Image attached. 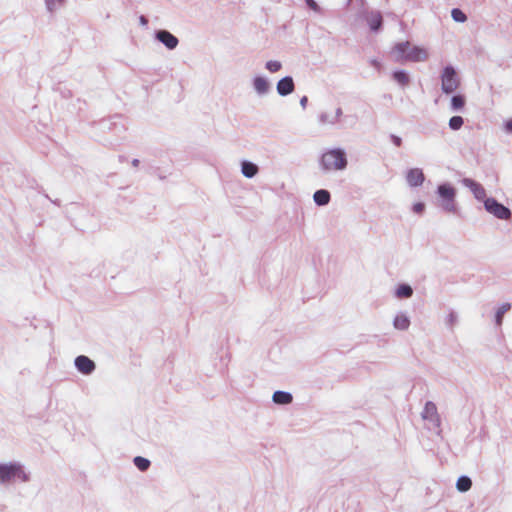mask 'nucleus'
<instances>
[{"instance_id":"25","label":"nucleus","mask_w":512,"mask_h":512,"mask_svg":"<svg viewBox=\"0 0 512 512\" xmlns=\"http://www.w3.org/2000/svg\"><path fill=\"white\" fill-rule=\"evenodd\" d=\"M463 123H464V121L461 116H453L449 120V127L452 130H458L462 127Z\"/></svg>"},{"instance_id":"17","label":"nucleus","mask_w":512,"mask_h":512,"mask_svg":"<svg viewBox=\"0 0 512 512\" xmlns=\"http://www.w3.org/2000/svg\"><path fill=\"white\" fill-rule=\"evenodd\" d=\"M410 325L409 319L405 315H398L394 319V327L399 330H406Z\"/></svg>"},{"instance_id":"13","label":"nucleus","mask_w":512,"mask_h":512,"mask_svg":"<svg viewBox=\"0 0 512 512\" xmlns=\"http://www.w3.org/2000/svg\"><path fill=\"white\" fill-rule=\"evenodd\" d=\"M367 22L371 28V30L376 31L378 30L382 25V15L380 12H371L367 16Z\"/></svg>"},{"instance_id":"6","label":"nucleus","mask_w":512,"mask_h":512,"mask_svg":"<svg viewBox=\"0 0 512 512\" xmlns=\"http://www.w3.org/2000/svg\"><path fill=\"white\" fill-rule=\"evenodd\" d=\"M438 193L443 200V208L449 212L454 211L455 189L449 185L443 184L438 187Z\"/></svg>"},{"instance_id":"12","label":"nucleus","mask_w":512,"mask_h":512,"mask_svg":"<svg viewBox=\"0 0 512 512\" xmlns=\"http://www.w3.org/2000/svg\"><path fill=\"white\" fill-rule=\"evenodd\" d=\"M465 184L471 189L477 199L481 200L485 198L486 191L481 184L469 179L465 180Z\"/></svg>"},{"instance_id":"1","label":"nucleus","mask_w":512,"mask_h":512,"mask_svg":"<svg viewBox=\"0 0 512 512\" xmlns=\"http://www.w3.org/2000/svg\"><path fill=\"white\" fill-rule=\"evenodd\" d=\"M392 55L397 62H420L428 58V53L425 49L413 46L408 41L396 44L392 50Z\"/></svg>"},{"instance_id":"21","label":"nucleus","mask_w":512,"mask_h":512,"mask_svg":"<svg viewBox=\"0 0 512 512\" xmlns=\"http://www.w3.org/2000/svg\"><path fill=\"white\" fill-rule=\"evenodd\" d=\"M134 464L140 471H146L150 466V461L144 457L137 456L134 458Z\"/></svg>"},{"instance_id":"5","label":"nucleus","mask_w":512,"mask_h":512,"mask_svg":"<svg viewBox=\"0 0 512 512\" xmlns=\"http://www.w3.org/2000/svg\"><path fill=\"white\" fill-rule=\"evenodd\" d=\"M485 209L496 218L501 220H508L511 217V211L509 208L499 203L494 198H486L484 200Z\"/></svg>"},{"instance_id":"32","label":"nucleus","mask_w":512,"mask_h":512,"mask_svg":"<svg viewBox=\"0 0 512 512\" xmlns=\"http://www.w3.org/2000/svg\"><path fill=\"white\" fill-rule=\"evenodd\" d=\"M505 127L508 132H512V119L506 122Z\"/></svg>"},{"instance_id":"3","label":"nucleus","mask_w":512,"mask_h":512,"mask_svg":"<svg viewBox=\"0 0 512 512\" xmlns=\"http://www.w3.org/2000/svg\"><path fill=\"white\" fill-rule=\"evenodd\" d=\"M14 480L25 482L28 480V476L18 464H1L0 481L6 483Z\"/></svg>"},{"instance_id":"19","label":"nucleus","mask_w":512,"mask_h":512,"mask_svg":"<svg viewBox=\"0 0 512 512\" xmlns=\"http://www.w3.org/2000/svg\"><path fill=\"white\" fill-rule=\"evenodd\" d=\"M413 291L409 285H400L396 290V295L399 298H408L412 295Z\"/></svg>"},{"instance_id":"23","label":"nucleus","mask_w":512,"mask_h":512,"mask_svg":"<svg viewBox=\"0 0 512 512\" xmlns=\"http://www.w3.org/2000/svg\"><path fill=\"white\" fill-rule=\"evenodd\" d=\"M511 308V305L509 303L503 304L496 312V323L498 326L502 324L503 316L504 314L509 311Z\"/></svg>"},{"instance_id":"22","label":"nucleus","mask_w":512,"mask_h":512,"mask_svg":"<svg viewBox=\"0 0 512 512\" xmlns=\"http://www.w3.org/2000/svg\"><path fill=\"white\" fill-rule=\"evenodd\" d=\"M465 105V98L462 95H455L451 99V107L454 110H460Z\"/></svg>"},{"instance_id":"34","label":"nucleus","mask_w":512,"mask_h":512,"mask_svg":"<svg viewBox=\"0 0 512 512\" xmlns=\"http://www.w3.org/2000/svg\"><path fill=\"white\" fill-rule=\"evenodd\" d=\"M373 64H374L375 66L379 67V63H378V62L373 61Z\"/></svg>"},{"instance_id":"35","label":"nucleus","mask_w":512,"mask_h":512,"mask_svg":"<svg viewBox=\"0 0 512 512\" xmlns=\"http://www.w3.org/2000/svg\"><path fill=\"white\" fill-rule=\"evenodd\" d=\"M342 113V110L341 109H338L337 110V115H340Z\"/></svg>"},{"instance_id":"20","label":"nucleus","mask_w":512,"mask_h":512,"mask_svg":"<svg viewBox=\"0 0 512 512\" xmlns=\"http://www.w3.org/2000/svg\"><path fill=\"white\" fill-rule=\"evenodd\" d=\"M254 87L259 93H265L268 90V82L262 77H257L254 80Z\"/></svg>"},{"instance_id":"24","label":"nucleus","mask_w":512,"mask_h":512,"mask_svg":"<svg viewBox=\"0 0 512 512\" xmlns=\"http://www.w3.org/2000/svg\"><path fill=\"white\" fill-rule=\"evenodd\" d=\"M393 78L401 85H407L408 82H409V77L408 75L403 72V71H396L394 74H393Z\"/></svg>"},{"instance_id":"14","label":"nucleus","mask_w":512,"mask_h":512,"mask_svg":"<svg viewBox=\"0 0 512 512\" xmlns=\"http://www.w3.org/2000/svg\"><path fill=\"white\" fill-rule=\"evenodd\" d=\"M292 395L284 391H276L273 394V401L277 404H289L292 402Z\"/></svg>"},{"instance_id":"27","label":"nucleus","mask_w":512,"mask_h":512,"mask_svg":"<svg viewBox=\"0 0 512 512\" xmlns=\"http://www.w3.org/2000/svg\"><path fill=\"white\" fill-rule=\"evenodd\" d=\"M266 68L271 72L275 73L281 69V63L278 61H268L266 63Z\"/></svg>"},{"instance_id":"15","label":"nucleus","mask_w":512,"mask_h":512,"mask_svg":"<svg viewBox=\"0 0 512 512\" xmlns=\"http://www.w3.org/2000/svg\"><path fill=\"white\" fill-rule=\"evenodd\" d=\"M314 201L318 205H326L330 201V193L327 190H318L314 193Z\"/></svg>"},{"instance_id":"28","label":"nucleus","mask_w":512,"mask_h":512,"mask_svg":"<svg viewBox=\"0 0 512 512\" xmlns=\"http://www.w3.org/2000/svg\"><path fill=\"white\" fill-rule=\"evenodd\" d=\"M305 1L310 9H312L315 12H320V7L314 0H305Z\"/></svg>"},{"instance_id":"2","label":"nucleus","mask_w":512,"mask_h":512,"mask_svg":"<svg viewBox=\"0 0 512 512\" xmlns=\"http://www.w3.org/2000/svg\"><path fill=\"white\" fill-rule=\"evenodd\" d=\"M347 163L346 153L341 149H330L320 159L321 168L326 172L343 170Z\"/></svg>"},{"instance_id":"11","label":"nucleus","mask_w":512,"mask_h":512,"mask_svg":"<svg viewBox=\"0 0 512 512\" xmlns=\"http://www.w3.org/2000/svg\"><path fill=\"white\" fill-rule=\"evenodd\" d=\"M422 417L424 419H429L431 421H434L435 423H439V417L437 413V407L433 402H427L424 410L422 412Z\"/></svg>"},{"instance_id":"26","label":"nucleus","mask_w":512,"mask_h":512,"mask_svg":"<svg viewBox=\"0 0 512 512\" xmlns=\"http://www.w3.org/2000/svg\"><path fill=\"white\" fill-rule=\"evenodd\" d=\"M451 16L452 18L456 21V22H465L467 20V17L465 15L464 12H462L460 9L458 8H455L452 10L451 12Z\"/></svg>"},{"instance_id":"9","label":"nucleus","mask_w":512,"mask_h":512,"mask_svg":"<svg viewBox=\"0 0 512 512\" xmlns=\"http://www.w3.org/2000/svg\"><path fill=\"white\" fill-rule=\"evenodd\" d=\"M406 179L410 186L416 187L423 183L424 174L421 169L413 168L407 172Z\"/></svg>"},{"instance_id":"16","label":"nucleus","mask_w":512,"mask_h":512,"mask_svg":"<svg viewBox=\"0 0 512 512\" xmlns=\"http://www.w3.org/2000/svg\"><path fill=\"white\" fill-rule=\"evenodd\" d=\"M258 172V167L251 163V162H243L242 163V173L248 177V178H251L253 176H255Z\"/></svg>"},{"instance_id":"8","label":"nucleus","mask_w":512,"mask_h":512,"mask_svg":"<svg viewBox=\"0 0 512 512\" xmlns=\"http://www.w3.org/2000/svg\"><path fill=\"white\" fill-rule=\"evenodd\" d=\"M157 39L168 49H174L178 45V39L166 30L159 31L157 33Z\"/></svg>"},{"instance_id":"18","label":"nucleus","mask_w":512,"mask_h":512,"mask_svg":"<svg viewBox=\"0 0 512 512\" xmlns=\"http://www.w3.org/2000/svg\"><path fill=\"white\" fill-rule=\"evenodd\" d=\"M457 489L461 492H466L468 491L471 486H472V481L470 478L466 477V476H462L460 477L458 480H457Z\"/></svg>"},{"instance_id":"7","label":"nucleus","mask_w":512,"mask_h":512,"mask_svg":"<svg viewBox=\"0 0 512 512\" xmlns=\"http://www.w3.org/2000/svg\"><path fill=\"white\" fill-rule=\"evenodd\" d=\"M75 366L81 373L86 375L92 373L95 369L94 362L84 355H80L75 359Z\"/></svg>"},{"instance_id":"29","label":"nucleus","mask_w":512,"mask_h":512,"mask_svg":"<svg viewBox=\"0 0 512 512\" xmlns=\"http://www.w3.org/2000/svg\"><path fill=\"white\" fill-rule=\"evenodd\" d=\"M391 141L396 147H400L402 144L401 138L396 135H391Z\"/></svg>"},{"instance_id":"33","label":"nucleus","mask_w":512,"mask_h":512,"mask_svg":"<svg viewBox=\"0 0 512 512\" xmlns=\"http://www.w3.org/2000/svg\"><path fill=\"white\" fill-rule=\"evenodd\" d=\"M54 2L56 4V8L53 11L59 8L64 3V0H54Z\"/></svg>"},{"instance_id":"4","label":"nucleus","mask_w":512,"mask_h":512,"mask_svg":"<svg viewBox=\"0 0 512 512\" xmlns=\"http://www.w3.org/2000/svg\"><path fill=\"white\" fill-rule=\"evenodd\" d=\"M460 81L453 67L447 66L444 68L441 75L442 91L446 94H451L459 87Z\"/></svg>"},{"instance_id":"10","label":"nucleus","mask_w":512,"mask_h":512,"mask_svg":"<svg viewBox=\"0 0 512 512\" xmlns=\"http://www.w3.org/2000/svg\"><path fill=\"white\" fill-rule=\"evenodd\" d=\"M294 90V82L291 77L281 79L277 84V91L280 95H288Z\"/></svg>"},{"instance_id":"31","label":"nucleus","mask_w":512,"mask_h":512,"mask_svg":"<svg viewBox=\"0 0 512 512\" xmlns=\"http://www.w3.org/2000/svg\"><path fill=\"white\" fill-rule=\"evenodd\" d=\"M414 211L416 213H421L424 210V204L423 203H416L413 207Z\"/></svg>"},{"instance_id":"30","label":"nucleus","mask_w":512,"mask_h":512,"mask_svg":"<svg viewBox=\"0 0 512 512\" xmlns=\"http://www.w3.org/2000/svg\"><path fill=\"white\" fill-rule=\"evenodd\" d=\"M45 1H46L48 10L50 12H53V10L56 8V4H55L54 0H45Z\"/></svg>"}]
</instances>
